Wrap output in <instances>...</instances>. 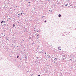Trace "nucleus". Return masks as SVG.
Listing matches in <instances>:
<instances>
[{"mask_svg":"<svg viewBox=\"0 0 76 76\" xmlns=\"http://www.w3.org/2000/svg\"><path fill=\"white\" fill-rule=\"evenodd\" d=\"M58 50H61V47H58Z\"/></svg>","mask_w":76,"mask_h":76,"instance_id":"nucleus-1","label":"nucleus"},{"mask_svg":"<svg viewBox=\"0 0 76 76\" xmlns=\"http://www.w3.org/2000/svg\"><path fill=\"white\" fill-rule=\"evenodd\" d=\"M29 6H31V5H30Z\"/></svg>","mask_w":76,"mask_h":76,"instance_id":"nucleus-20","label":"nucleus"},{"mask_svg":"<svg viewBox=\"0 0 76 76\" xmlns=\"http://www.w3.org/2000/svg\"><path fill=\"white\" fill-rule=\"evenodd\" d=\"M61 15H60V14H59V15H58V16H59V17H61Z\"/></svg>","mask_w":76,"mask_h":76,"instance_id":"nucleus-2","label":"nucleus"},{"mask_svg":"<svg viewBox=\"0 0 76 76\" xmlns=\"http://www.w3.org/2000/svg\"><path fill=\"white\" fill-rule=\"evenodd\" d=\"M43 17H44V16H43Z\"/></svg>","mask_w":76,"mask_h":76,"instance_id":"nucleus-22","label":"nucleus"},{"mask_svg":"<svg viewBox=\"0 0 76 76\" xmlns=\"http://www.w3.org/2000/svg\"><path fill=\"white\" fill-rule=\"evenodd\" d=\"M44 22H46V20H45Z\"/></svg>","mask_w":76,"mask_h":76,"instance_id":"nucleus-10","label":"nucleus"},{"mask_svg":"<svg viewBox=\"0 0 76 76\" xmlns=\"http://www.w3.org/2000/svg\"><path fill=\"white\" fill-rule=\"evenodd\" d=\"M64 57H65V56H64Z\"/></svg>","mask_w":76,"mask_h":76,"instance_id":"nucleus-17","label":"nucleus"},{"mask_svg":"<svg viewBox=\"0 0 76 76\" xmlns=\"http://www.w3.org/2000/svg\"><path fill=\"white\" fill-rule=\"evenodd\" d=\"M3 21H2L1 22V23H3Z\"/></svg>","mask_w":76,"mask_h":76,"instance_id":"nucleus-5","label":"nucleus"},{"mask_svg":"<svg viewBox=\"0 0 76 76\" xmlns=\"http://www.w3.org/2000/svg\"><path fill=\"white\" fill-rule=\"evenodd\" d=\"M8 39H7V40Z\"/></svg>","mask_w":76,"mask_h":76,"instance_id":"nucleus-18","label":"nucleus"},{"mask_svg":"<svg viewBox=\"0 0 76 76\" xmlns=\"http://www.w3.org/2000/svg\"><path fill=\"white\" fill-rule=\"evenodd\" d=\"M21 15H22V13H21Z\"/></svg>","mask_w":76,"mask_h":76,"instance_id":"nucleus-11","label":"nucleus"},{"mask_svg":"<svg viewBox=\"0 0 76 76\" xmlns=\"http://www.w3.org/2000/svg\"><path fill=\"white\" fill-rule=\"evenodd\" d=\"M38 76H41V75H39Z\"/></svg>","mask_w":76,"mask_h":76,"instance_id":"nucleus-13","label":"nucleus"},{"mask_svg":"<svg viewBox=\"0 0 76 76\" xmlns=\"http://www.w3.org/2000/svg\"><path fill=\"white\" fill-rule=\"evenodd\" d=\"M57 60V58H56L54 59V60L55 61Z\"/></svg>","mask_w":76,"mask_h":76,"instance_id":"nucleus-3","label":"nucleus"},{"mask_svg":"<svg viewBox=\"0 0 76 76\" xmlns=\"http://www.w3.org/2000/svg\"><path fill=\"white\" fill-rule=\"evenodd\" d=\"M18 15H20L19 14Z\"/></svg>","mask_w":76,"mask_h":76,"instance_id":"nucleus-14","label":"nucleus"},{"mask_svg":"<svg viewBox=\"0 0 76 76\" xmlns=\"http://www.w3.org/2000/svg\"><path fill=\"white\" fill-rule=\"evenodd\" d=\"M13 27H15V24H13Z\"/></svg>","mask_w":76,"mask_h":76,"instance_id":"nucleus-6","label":"nucleus"},{"mask_svg":"<svg viewBox=\"0 0 76 76\" xmlns=\"http://www.w3.org/2000/svg\"><path fill=\"white\" fill-rule=\"evenodd\" d=\"M45 54H46V53H45Z\"/></svg>","mask_w":76,"mask_h":76,"instance_id":"nucleus-15","label":"nucleus"},{"mask_svg":"<svg viewBox=\"0 0 76 76\" xmlns=\"http://www.w3.org/2000/svg\"><path fill=\"white\" fill-rule=\"evenodd\" d=\"M50 12H52V10H51V11H50Z\"/></svg>","mask_w":76,"mask_h":76,"instance_id":"nucleus-16","label":"nucleus"},{"mask_svg":"<svg viewBox=\"0 0 76 76\" xmlns=\"http://www.w3.org/2000/svg\"><path fill=\"white\" fill-rule=\"evenodd\" d=\"M61 76H63V75H61Z\"/></svg>","mask_w":76,"mask_h":76,"instance_id":"nucleus-9","label":"nucleus"},{"mask_svg":"<svg viewBox=\"0 0 76 76\" xmlns=\"http://www.w3.org/2000/svg\"><path fill=\"white\" fill-rule=\"evenodd\" d=\"M17 57V58H19V56H18Z\"/></svg>","mask_w":76,"mask_h":76,"instance_id":"nucleus-8","label":"nucleus"},{"mask_svg":"<svg viewBox=\"0 0 76 76\" xmlns=\"http://www.w3.org/2000/svg\"><path fill=\"white\" fill-rule=\"evenodd\" d=\"M4 22H5V21H4Z\"/></svg>","mask_w":76,"mask_h":76,"instance_id":"nucleus-19","label":"nucleus"},{"mask_svg":"<svg viewBox=\"0 0 76 76\" xmlns=\"http://www.w3.org/2000/svg\"><path fill=\"white\" fill-rule=\"evenodd\" d=\"M67 5H68V4H67L65 5V6H67Z\"/></svg>","mask_w":76,"mask_h":76,"instance_id":"nucleus-7","label":"nucleus"},{"mask_svg":"<svg viewBox=\"0 0 76 76\" xmlns=\"http://www.w3.org/2000/svg\"><path fill=\"white\" fill-rule=\"evenodd\" d=\"M42 18H43V17H42Z\"/></svg>","mask_w":76,"mask_h":76,"instance_id":"nucleus-21","label":"nucleus"},{"mask_svg":"<svg viewBox=\"0 0 76 76\" xmlns=\"http://www.w3.org/2000/svg\"><path fill=\"white\" fill-rule=\"evenodd\" d=\"M39 36V34L37 35V37H38Z\"/></svg>","mask_w":76,"mask_h":76,"instance_id":"nucleus-12","label":"nucleus"},{"mask_svg":"<svg viewBox=\"0 0 76 76\" xmlns=\"http://www.w3.org/2000/svg\"><path fill=\"white\" fill-rule=\"evenodd\" d=\"M47 57H50V55H47Z\"/></svg>","mask_w":76,"mask_h":76,"instance_id":"nucleus-4","label":"nucleus"}]
</instances>
